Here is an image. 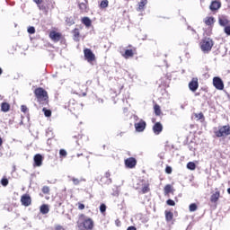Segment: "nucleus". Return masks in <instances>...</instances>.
<instances>
[{
  "mask_svg": "<svg viewBox=\"0 0 230 230\" xmlns=\"http://www.w3.org/2000/svg\"><path fill=\"white\" fill-rule=\"evenodd\" d=\"M34 94L40 105H48L49 102V96H48V92L44 90V88H36L34 90Z\"/></svg>",
  "mask_w": 230,
  "mask_h": 230,
  "instance_id": "f257e3e1",
  "label": "nucleus"
},
{
  "mask_svg": "<svg viewBox=\"0 0 230 230\" xmlns=\"http://www.w3.org/2000/svg\"><path fill=\"white\" fill-rule=\"evenodd\" d=\"M214 45L215 42L213 41V40L211 38L206 37L200 42L201 51H203V53H209V51L213 49Z\"/></svg>",
  "mask_w": 230,
  "mask_h": 230,
  "instance_id": "f03ea898",
  "label": "nucleus"
},
{
  "mask_svg": "<svg viewBox=\"0 0 230 230\" xmlns=\"http://www.w3.org/2000/svg\"><path fill=\"white\" fill-rule=\"evenodd\" d=\"M214 134L216 137H224L230 136V126L226 125V126L219 127L218 130L215 131Z\"/></svg>",
  "mask_w": 230,
  "mask_h": 230,
  "instance_id": "7ed1b4c3",
  "label": "nucleus"
},
{
  "mask_svg": "<svg viewBox=\"0 0 230 230\" xmlns=\"http://www.w3.org/2000/svg\"><path fill=\"white\" fill-rule=\"evenodd\" d=\"M77 4L81 13L89 12V2L87 0H77Z\"/></svg>",
  "mask_w": 230,
  "mask_h": 230,
  "instance_id": "20e7f679",
  "label": "nucleus"
},
{
  "mask_svg": "<svg viewBox=\"0 0 230 230\" xmlns=\"http://www.w3.org/2000/svg\"><path fill=\"white\" fill-rule=\"evenodd\" d=\"M84 58L87 62H94L96 60V56L93 53L91 49H84Z\"/></svg>",
  "mask_w": 230,
  "mask_h": 230,
  "instance_id": "39448f33",
  "label": "nucleus"
},
{
  "mask_svg": "<svg viewBox=\"0 0 230 230\" xmlns=\"http://www.w3.org/2000/svg\"><path fill=\"white\" fill-rule=\"evenodd\" d=\"M213 85L217 91H224V81H222V78L218 76L214 77Z\"/></svg>",
  "mask_w": 230,
  "mask_h": 230,
  "instance_id": "423d86ee",
  "label": "nucleus"
},
{
  "mask_svg": "<svg viewBox=\"0 0 230 230\" xmlns=\"http://www.w3.org/2000/svg\"><path fill=\"white\" fill-rule=\"evenodd\" d=\"M222 8V2L220 0H212L209 5L210 12H217Z\"/></svg>",
  "mask_w": 230,
  "mask_h": 230,
  "instance_id": "0eeeda50",
  "label": "nucleus"
},
{
  "mask_svg": "<svg viewBox=\"0 0 230 230\" xmlns=\"http://www.w3.org/2000/svg\"><path fill=\"white\" fill-rule=\"evenodd\" d=\"M124 164L126 168H129V169L136 168V164H137V160H136V158L134 157H129L124 161Z\"/></svg>",
  "mask_w": 230,
  "mask_h": 230,
  "instance_id": "6e6552de",
  "label": "nucleus"
},
{
  "mask_svg": "<svg viewBox=\"0 0 230 230\" xmlns=\"http://www.w3.org/2000/svg\"><path fill=\"white\" fill-rule=\"evenodd\" d=\"M189 89L191 93H195L199 89V79L197 77H193L189 83Z\"/></svg>",
  "mask_w": 230,
  "mask_h": 230,
  "instance_id": "1a4fd4ad",
  "label": "nucleus"
},
{
  "mask_svg": "<svg viewBox=\"0 0 230 230\" xmlns=\"http://www.w3.org/2000/svg\"><path fill=\"white\" fill-rule=\"evenodd\" d=\"M135 128L137 132H145V128H146V122L140 119L139 122L135 123Z\"/></svg>",
  "mask_w": 230,
  "mask_h": 230,
  "instance_id": "9d476101",
  "label": "nucleus"
},
{
  "mask_svg": "<svg viewBox=\"0 0 230 230\" xmlns=\"http://www.w3.org/2000/svg\"><path fill=\"white\" fill-rule=\"evenodd\" d=\"M21 202L22 206L28 208V206H31V197H30L28 194H24L21 198Z\"/></svg>",
  "mask_w": 230,
  "mask_h": 230,
  "instance_id": "9b49d317",
  "label": "nucleus"
},
{
  "mask_svg": "<svg viewBox=\"0 0 230 230\" xmlns=\"http://www.w3.org/2000/svg\"><path fill=\"white\" fill-rule=\"evenodd\" d=\"M83 226L84 227V229H93V227H94V221H93V219L91 218H86L84 220L83 222Z\"/></svg>",
  "mask_w": 230,
  "mask_h": 230,
  "instance_id": "f8f14e48",
  "label": "nucleus"
},
{
  "mask_svg": "<svg viewBox=\"0 0 230 230\" xmlns=\"http://www.w3.org/2000/svg\"><path fill=\"white\" fill-rule=\"evenodd\" d=\"M153 132L155 134V136H159V134L163 132V124H161V122L155 123L153 126Z\"/></svg>",
  "mask_w": 230,
  "mask_h": 230,
  "instance_id": "ddd939ff",
  "label": "nucleus"
},
{
  "mask_svg": "<svg viewBox=\"0 0 230 230\" xmlns=\"http://www.w3.org/2000/svg\"><path fill=\"white\" fill-rule=\"evenodd\" d=\"M33 160H34L33 166H37V167L42 166V161H43L42 155L40 154L35 155Z\"/></svg>",
  "mask_w": 230,
  "mask_h": 230,
  "instance_id": "4468645a",
  "label": "nucleus"
},
{
  "mask_svg": "<svg viewBox=\"0 0 230 230\" xmlns=\"http://www.w3.org/2000/svg\"><path fill=\"white\" fill-rule=\"evenodd\" d=\"M49 37L54 42H58L60 39H62V34L60 32L52 31L50 32Z\"/></svg>",
  "mask_w": 230,
  "mask_h": 230,
  "instance_id": "2eb2a0df",
  "label": "nucleus"
},
{
  "mask_svg": "<svg viewBox=\"0 0 230 230\" xmlns=\"http://www.w3.org/2000/svg\"><path fill=\"white\" fill-rule=\"evenodd\" d=\"M39 10H40L43 13H48L49 12V4H37Z\"/></svg>",
  "mask_w": 230,
  "mask_h": 230,
  "instance_id": "dca6fc26",
  "label": "nucleus"
},
{
  "mask_svg": "<svg viewBox=\"0 0 230 230\" xmlns=\"http://www.w3.org/2000/svg\"><path fill=\"white\" fill-rule=\"evenodd\" d=\"M72 33L74 35V40L75 42H78L80 40V30L78 28H75L72 31Z\"/></svg>",
  "mask_w": 230,
  "mask_h": 230,
  "instance_id": "f3484780",
  "label": "nucleus"
},
{
  "mask_svg": "<svg viewBox=\"0 0 230 230\" xmlns=\"http://www.w3.org/2000/svg\"><path fill=\"white\" fill-rule=\"evenodd\" d=\"M148 4V0H141L138 3V7L137 8V12H141L142 10H145V6Z\"/></svg>",
  "mask_w": 230,
  "mask_h": 230,
  "instance_id": "a211bd4d",
  "label": "nucleus"
},
{
  "mask_svg": "<svg viewBox=\"0 0 230 230\" xmlns=\"http://www.w3.org/2000/svg\"><path fill=\"white\" fill-rule=\"evenodd\" d=\"M40 211L42 215H48L49 213V206L43 204L40 208Z\"/></svg>",
  "mask_w": 230,
  "mask_h": 230,
  "instance_id": "6ab92c4d",
  "label": "nucleus"
},
{
  "mask_svg": "<svg viewBox=\"0 0 230 230\" xmlns=\"http://www.w3.org/2000/svg\"><path fill=\"white\" fill-rule=\"evenodd\" d=\"M218 199H220V191H216L215 193H213L210 197V201L212 202H218Z\"/></svg>",
  "mask_w": 230,
  "mask_h": 230,
  "instance_id": "aec40b11",
  "label": "nucleus"
},
{
  "mask_svg": "<svg viewBox=\"0 0 230 230\" xmlns=\"http://www.w3.org/2000/svg\"><path fill=\"white\" fill-rule=\"evenodd\" d=\"M100 181L102 182V184H106L107 186H109V184H112V179L106 178L105 176H102Z\"/></svg>",
  "mask_w": 230,
  "mask_h": 230,
  "instance_id": "412c9836",
  "label": "nucleus"
},
{
  "mask_svg": "<svg viewBox=\"0 0 230 230\" xmlns=\"http://www.w3.org/2000/svg\"><path fill=\"white\" fill-rule=\"evenodd\" d=\"M124 58H130L134 57V50L132 49H126L125 53L122 55Z\"/></svg>",
  "mask_w": 230,
  "mask_h": 230,
  "instance_id": "4be33fe9",
  "label": "nucleus"
},
{
  "mask_svg": "<svg viewBox=\"0 0 230 230\" xmlns=\"http://www.w3.org/2000/svg\"><path fill=\"white\" fill-rule=\"evenodd\" d=\"M165 220L166 222H172L173 220V213L168 210H165Z\"/></svg>",
  "mask_w": 230,
  "mask_h": 230,
  "instance_id": "5701e85b",
  "label": "nucleus"
},
{
  "mask_svg": "<svg viewBox=\"0 0 230 230\" xmlns=\"http://www.w3.org/2000/svg\"><path fill=\"white\" fill-rule=\"evenodd\" d=\"M2 112H8L10 111V104L8 102H3L1 104Z\"/></svg>",
  "mask_w": 230,
  "mask_h": 230,
  "instance_id": "b1692460",
  "label": "nucleus"
},
{
  "mask_svg": "<svg viewBox=\"0 0 230 230\" xmlns=\"http://www.w3.org/2000/svg\"><path fill=\"white\" fill-rule=\"evenodd\" d=\"M205 24L207 26H211V24H215V18L213 16L211 17H208L206 20H205Z\"/></svg>",
  "mask_w": 230,
  "mask_h": 230,
  "instance_id": "393cba45",
  "label": "nucleus"
},
{
  "mask_svg": "<svg viewBox=\"0 0 230 230\" xmlns=\"http://www.w3.org/2000/svg\"><path fill=\"white\" fill-rule=\"evenodd\" d=\"M82 22H83V24H84V26H87V28H89V26H91V24H92L91 18H89V17H84L82 19Z\"/></svg>",
  "mask_w": 230,
  "mask_h": 230,
  "instance_id": "a878e982",
  "label": "nucleus"
},
{
  "mask_svg": "<svg viewBox=\"0 0 230 230\" xmlns=\"http://www.w3.org/2000/svg\"><path fill=\"white\" fill-rule=\"evenodd\" d=\"M65 21L67 26H73L75 24V19L72 16L66 17Z\"/></svg>",
  "mask_w": 230,
  "mask_h": 230,
  "instance_id": "bb28decb",
  "label": "nucleus"
},
{
  "mask_svg": "<svg viewBox=\"0 0 230 230\" xmlns=\"http://www.w3.org/2000/svg\"><path fill=\"white\" fill-rule=\"evenodd\" d=\"M218 22L220 24V26H227V24H229V20H227L226 18H219L218 19Z\"/></svg>",
  "mask_w": 230,
  "mask_h": 230,
  "instance_id": "cd10ccee",
  "label": "nucleus"
},
{
  "mask_svg": "<svg viewBox=\"0 0 230 230\" xmlns=\"http://www.w3.org/2000/svg\"><path fill=\"white\" fill-rule=\"evenodd\" d=\"M71 181H73L75 186H78V184H80V182H82V181H85V179L78 180L77 178L72 177Z\"/></svg>",
  "mask_w": 230,
  "mask_h": 230,
  "instance_id": "c85d7f7f",
  "label": "nucleus"
},
{
  "mask_svg": "<svg viewBox=\"0 0 230 230\" xmlns=\"http://www.w3.org/2000/svg\"><path fill=\"white\" fill-rule=\"evenodd\" d=\"M187 168L188 170H195V168H197V164H195L193 162H189L187 164Z\"/></svg>",
  "mask_w": 230,
  "mask_h": 230,
  "instance_id": "c756f323",
  "label": "nucleus"
},
{
  "mask_svg": "<svg viewBox=\"0 0 230 230\" xmlns=\"http://www.w3.org/2000/svg\"><path fill=\"white\" fill-rule=\"evenodd\" d=\"M43 112H44V116L46 118H51V111L50 110H48L46 108H43L42 109Z\"/></svg>",
  "mask_w": 230,
  "mask_h": 230,
  "instance_id": "7c9ffc66",
  "label": "nucleus"
},
{
  "mask_svg": "<svg viewBox=\"0 0 230 230\" xmlns=\"http://www.w3.org/2000/svg\"><path fill=\"white\" fill-rule=\"evenodd\" d=\"M155 114L156 116H161V107L157 104L155 105Z\"/></svg>",
  "mask_w": 230,
  "mask_h": 230,
  "instance_id": "2f4dec72",
  "label": "nucleus"
},
{
  "mask_svg": "<svg viewBox=\"0 0 230 230\" xmlns=\"http://www.w3.org/2000/svg\"><path fill=\"white\" fill-rule=\"evenodd\" d=\"M0 182H1L2 186L6 188V186H8V184H9L8 178H2Z\"/></svg>",
  "mask_w": 230,
  "mask_h": 230,
  "instance_id": "473e14b6",
  "label": "nucleus"
},
{
  "mask_svg": "<svg viewBox=\"0 0 230 230\" xmlns=\"http://www.w3.org/2000/svg\"><path fill=\"white\" fill-rule=\"evenodd\" d=\"M148 191H150V187L148 184H145L143 187H142V193L145 194V193H148Z\"/></svg>",
  "mask_w": 230,
  "mask_h": 230,
  "instance_id": "72a5a7b5",
  "label": "nucleus"
},
{
  "mask_svg": "<svg viewBox=\"0 0 230 230\" xmlns=\"http://www.w3.org/2000/svg\"><path fill=\"white\" fill-rule=\"evenodd\" d=\"M164 193L166 195H168V193H172V185L170 184H167L165 187H164Z\"/></svg>",
  "mask_w": 230,
  "mask_h": 230,
  "instance_id": "f704fd0d",
  "label": "nucleus"
},
{
  "mask_svg": "<svg viewBox=\"0 0 230 230\" xmlns=\"http://www.w3.org/2000/svg\"><path fill=\"white\" fill-rule=\"evenodd\" d=\"M100 6L101 8H107V6H109V0H102Z\"/></svg>",
  "mask_w": 230,
  "mask_h": 230,
  "instance_id": "c9c22d12",
  "label": "nucleus"
},
{
  "mask_svg": "<svg viewBox=\"0 0 230 230\" xmlns=\"http://www.w3.org/2000/svg\"><path fill=\"white\" fill-rule=\"evenodd\" d=\"M41 191L45 195H48V193H49V186H43L42 189H41Z\"/></svg>",
  "mask_w": 230,
  "mask_h": 230,
  "instance_id": "e433bc0d",
  "label": "nucleus"
},
{
  "mask_svg": "<svg viewBox=\"0 0 230 230\" xmlns=\"http://www.w3.org/2000/svg\"><path fill=\"white\" fill-rule=\"evenodd\" d=\"M197 204H195V203H191L190 205V207H189V209H190V212H193V211H195L196 209H197Z\"/></svg>",
  "mask_w": 230,
  "mask_h": 230,
  "instance_id": "4c0bfd02",
  "label": "nucleus"
},
{
  "mask_svg": "<svg viewBox=\"0 0 230 230\" xmlns=\"http://www.w3.org/2000/svg\"><path fill=\"white\" fill-rule=\"evenodd\" d=\"M100 211L101 213H105V211H107V206L105 204H101L100 206Z\"/></svg>",
  "mask_w": 230,
  "mask_h": 230,
  "instance_id": "58836bf2",
  "label": "nucleus"
},
{
  "mask_svg": "<svg viewBox=\"0 0 230 230\" xmlns=\"http://www.w3.org/2000/svg\"><path fill=\"white\" fill-rule=\"evenodd\" d=\"M59 155L61 157H66V155H67V151H66V149H60L59 150Z\"/></svg>",
  "mask_w": 230,
  "mask_h": 230,
  "instance_id": "ea45409f",
  "label": "nucleus"
},
{
  "mask_svg": "<svg viewBox=\"0 0 230 230\" xmlns=\"http://www.w3.org/2000/svg\"><path fill=\"white\" fill-rule=\"evenodd\" d=\"M28 33H30L31 35H33V33H35V27L31 26L28 28L27 30Z\"/></svg>",
  "mask_w": 230,
  "mask_h": 230,
  "instance_id": "a19ab883",
  "label": "nucleus"
},
{
  "mask_svg": "<svg viewBox=\"0 0 230 230\" xmlns=\"http://www.w3.org/2000/svg\"><path fill=\"white\" fill-rule=\"evenodd\" d=\"M167 206H175V201L173 199H167Z\"/></svg>",
  "mask_w": 230,
  "mask_h": 230,
  "instance_id": "79ce46f5",
  "label": "nucleus"
},
{
  "mask_svg": "<svg viewBox=\"0 0 230 230\" xmlns=\"http://www.w3.org/2000/svg\"><path fill=\"white\" fill-rule=\"evenodd\" d=\"M225 33L230 35V25L225 27Z\"/></svg>",
  "mask_w": 230,
  "mask_h": 230,
  "instance_id": "37998d69",
  "label": "nucleus"
},
{
  "mask_svg": "<svg viewBox=\"0 0 230 230\" xmlns=\"http://www.w3.org/2000/svg\"><path fill=\"white\" fill-rule=\"evenodd\" d=\"M21 111H22V112H26L28 111V107H26V105H22Z\"/></svg>",
  "mask_w": 230,
  "mask_h": 230,
  "instance_id": "c03bdc74",
  "label": "nucleus"
},
{
  "mask_svg": "<svg viewBox=\"0 0 230 230\" xmlns=\"http://www.w3.org/2000/svg\"><path fill=\"white\" fill-rule=\"evenodd\" d=\"M78 209H85V205L84 203H78Z\"/></svg>",
  "mask_w": 230,
  "mask_h": 230,
  "instance_id": "a18cd8bd",
  "label": "nucleus"
},
{
  "mask_svg": "<svg viewBox=\"0 0 230 230\" xmlns=\"http://www.w3.org/2000/svg\"><path fill=\"white\" fill-rule=\"evenodd\" d=\"M165 172H167L168 174L172 173V167L166 166Z\"/></svg>",
  "mask_w": 230,
  "mask_h": 230,
  "instance_id": "49530a36",
  "label": "nucleus"
},
{
  "mask_svg": "<svg viewBox=\"0 0 230 230\" xmlns=\"http://www.w3.org/2000/svg\"><path fill=\"white\" fill-rule=\"evenodd\" d=\"M115 225L117 227H121V221H119V219L115 220Z\"/></svg>",
  "mask_w": 230,
  "mask_h": 230,
  "instance_id": "de8ad7c7",
  "label": "nucleus"
},
{
  "mask_svg": "<svg viewBox=\"0 0 230 230\" xmlns=\"http://www.w3.org/2000/svg\"><path fill=\"white\" fill-rule=\"evenodd\" d=\"M197 118H199V119H204V113L200 112L197 115Z\"/></svg>",
  "mask_w": 230,
  "mask_h": 230,
  "instance_id": "09e8293b",
  "label": "nucleus"
},
{
  "mask_svg": "<svg viewBox=\"0 0 230 230\" xmlns=\"http://www.w3.org/2000/svg\"><path fill=\"white\" fill-rule=\"evenodd\" d=\"M55 229H56V230H64V227H63L62 226H60V225H57V226H55Z\"/></svg>",
  "mask_w": 230,
  "mask_h": 230,
  "instance_id": "8fccbe9b",
  "label": "nucleus"
},
{
  "mask_svg": "<svg viewBox=\"0 0 230 230\" xmlns=\"http://www.w3.org/2000/svg\"><path fill=\"white\" fill-rule=\"evenodd\" d=\"M104 177H106L107 179H111V172H106L105 174H104Z\"/></svg>",
  "mask_w": 230,
  "mask_h": 230,
  "instance_id": "3c124183",
  "label": "nucleus"
},
{
  "mask_svg": "<svg viewBox=\"0 0 230 230\" xmlns=\"http://www.w3.org/2000/svg\"><path fill=\"white\" fill-rule=\"evenodd\" d=\"M32 1L37 4H40L42 3V0H32Z\"/></svg>",
  "mask_w": 230,
  "mask_h": 230,
  "instance_id": "603ef678",
  "label": "nucleus"
},
{
  "mask_svg": "<svg viewBox=\"0 0 230 230\" xmlns=\"http://www.w3.org/2000/svg\"><path fill=\"white\" fill-rule=\"evenodd\" d=\"M127 230H137L136 226H128Z\"/></svg>",
  "mask_w": 230,
  "mask_h": 230,
  "instance_id": "864d4df0",
  "label": "nucleus"
},
{
  "mask_svg": "<svg viewBox=\"0 0 230 230\" xmlns=\"http://www.w3.org/2000/svg\"><path fill=\"white\" fill-rule=\"evenodd\" d=\"M3 145V138L0 137V146Z\"/></svg>",
  "mask_w": 230,
  "mask_h": 230,
  "instance_id": "5fc2aeb1",
  "label": "nucleus"
},
{
  "mask_svg": "<svg viewBox=\"0 0 230 230\" xmlns=\"http://www.w3.org/2000/svg\"><path fill=\"white\" fill-rule=\"evenodd\" d=\"M3 75V68L0 67V75Z\"/></svg>",
  "mask_w": 230,
  "mask_h": 230,
  "instance_id": "6e6d98bb",
  "label": "nucleus"
},
{
  "mask_svg": "<svg viewBox=\"0 0 230 230\" xmlns=\"http://www.w3.org/2000/svg\"><path fill=\"white\" fill-rule=\"evenodd\" d=\"M195 96H200V93H195Z\"/></svg>",
  "mask_w": 230,
  "mask_h": 230,
  "instance_id": "4d7b16f0",
  "label": "nucleus"
},
{
  "mask_svg": "<svg viewBox=\"0 0 230 230\" xmlns=\"http://www.w3.org/2000/svg\"><path fill=\"white\" fill-rule=\"evenodd\" d=\"M118 136H120V137L123 136V132H120Z\"/></svg>",
  "mask_w": 230,
  "mask_h": 230,
  "instance_id": "13d9d810",
  "label": "nucleus"
},
{
  "mask_svg": "<svg viewBox=\"0 0 230 230\" xmlns=\"http://www.w3.org/2000/svg\"><path fill=\"white\" fill-rule=\"evenodd\" d=\"M227 193L230 195V188L227 189Z\"/></svg>",
  "mask_w": 230,
  "mask_h": 230,
  "instance_id": "bf43d9fd",
  "label": "nucleus"
},
{
  "mask_svg": "<svg viewBox=\"0 0 230 230\" xmlns=\"http://www.w3.org/2000/svg\"><path fill=\"white\" fill-rule=\"evenodd\" d=\"M81 155H83V154H77V157H80Z\"/></svg>",
  "mask_w": 230,
  "mask_h": 230,
  "instance_id": "052dcab7",
  "label": "nucleus"
},
{
  "mask_svg": "<svg viewBox=\"0 0 230 230\" xmlns=\"http://www.w3.org/2000/svg\"><path fill=\"white\" fill-rule=\"evenodd\" d=\"M13 172H15V165L13 167Z\"/></svg>",
  "mask_w": 230,
  "mask_h": 230,
  "instance_id": "680f3d73",
  "label": "nucleus"
},
{
  "mask_svg": "<svg viewBox=\"0 0 230 230\" xmlns=\"http://www.w3.org/2000/svg\"><path fill=\"white\" fill-rule=\"evenodd\" d=\"M101 102L103 103V99L101 100Z\"/></svg>",
  "mask_w": 230,
  "mask_h": 230,
  "instance_id": "e2e57ef3",
  "label": "nucleus"
},
{
  "mask_svg": "<svg viewBox=\"0 0 230 230\" xmlns=\"http://www.w3.org/2000/svg\"><path fill=\"white\" fill-rule=\"evenodd\" d=\"M128 48H132V45H129Z\"/></svg>",
  "mask_w": 230,
  "mask_h": 230,
  "instance_id": "0e129e2a",
  "label": "nucleus"
},
{
  "mask_svg": "<svg viewBox=\"0 0 230 230\" xmlns=\"http://www.w3.org/2000/svg\"><path fill=\"white\" fill-rule=\"evenodd\" d=\"M103 148H105V146H103Z\"/></svg>",
  "mask_w": 230,
  "mask_h": 230,
  "instance_id": "69168bd1",
  "label": "nucleus"
}]
</instances>
